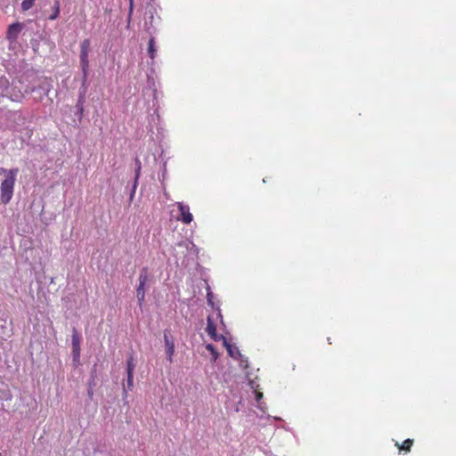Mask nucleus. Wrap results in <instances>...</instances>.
<instances>
[{
	"label": "nucleus",
	"mask_w": 456,
	"mask_h": 456,
	"mask_svg": "<svg viewBox=\"0 0 456 456\" xmlns=\"http://www.w3.org/2000/svg\"><path fill=\"white\" fill-rule=\"evenodd\" d=\"M18 173L19 169L17 167L9 169L7 176L1 183L0 201L4 205L8 204L12 198Z\"/></svg>",
	"instance_id": "obj_1"
},
{
	"label": "nucleus",
	"mask_w": 456,
	"mask_h": 456,
	"mask_svg": "<svg viewBox=\"0 0 456 456\" xmlns=\"http://www.w3.org/2000/svg\"><path fill=\"white\" fill-rule=\"evenodd\" d=\"M89 50H90V40L88 38L84 39L80 44V66L83 73V82L85 83L88 77L89 69Z\"/></svg>",
	"instance_id": "obj_2"
},
{
	"label": "nucleus",
	"mask_w": 456,
	"mask_h": 456,
	"mask_svg": "<svg viewBox=\"0 0 456 456\" xmlns=\"http://www.w3.org/2000/svg\"><path fill=\"white\" fill-rule=\"evenodd\" d=\"M176 206L180 212V216H177V220L185 224H191L193 220V216L190 212V207L183 202H177Z\"/></svg>",
	"instance_id": "obj_3"
},
{
	"label": "nucleus",
	"mask_w": 456,
	"mask_h": 456,
	"mask_svg": "<svg viewBox=\"0 0 456 456\" xmlns=\"http://www.w3.org/2000/svg\"><path fill=\"white\" fill-rule=\"evenodd\" d=\"M164 343L167 359L171 363L175 355V343L172 337L167 331L164 332Z\"/></svg>",
	"instance_id": "obj_4"
},
{
	"label": "nucleus",
	"mask_w": 456,
	"mask_h": 456,
	"mask_svg": "<svg viewBox=\"0 0 456 456\" xmlns=\"http://www.w3.org/2000/svg\"><path fill=\"white\" fill-rule=\"evenodd\" d=\"M72 356L74 362H78L80 358V336L76 330L72 334Z\"/></svg>",
	"instance_id": "obj_5"
},
{
	"label": "nucleus",
	"mask_w": 456,
	"mask_h": 456,
	"mask_svg": "<svg viewBox=\"0 0 456 456\" xmlns=\"http://www.w3.org/2000/svg\"><path fill=\"white\" fill-rule=\"evenodd\" d=\"M23 25L20 22L11 24L7 29L6 37L9 41L13 42L18 38L19 34L22 30Z\"/></svg>",
	"instance_id": "obj_6"
},
{
	"label": "nucleus",
	"mask_w": 456,
	"mask_h": 456,
	"mask_svg": "<svg viewBox=\"0 0 456 456\" xmlns=\"http://www.w3.org/2000/svg\"><path fill=\"white\" fill-rule=\"evenodd\" d=\"M206 331L207 333L208 334V336L214 339L215 341H217L220 338H223L224 340L225 341V338L223 337V336H218L217 333H216V324L214 323L212 318L210 316H208L207 318V328H206Z\"/></svg>",
	"instance_id": "obj_7"
},
{
	"label": "nucleus",
	"mask_w": 456,
	"mask_h": 456,
	"mask_svg": "<svg viewBox=\"0 0 456 456\" xmlns=\"http://www.w3.org/2000/svg\"><path fill=\"white\" fill-rule=\"evenodd\" d=\"M138 281H139V284H142V285L146 286L147 282L150 281V274H149L148 267H143L141 270Z\"/></svg>",
	"instance_id": "obj_8"
},
{
	"label": "nucleus",
	"mask_w": 456,
	"mask_h": 456,
	"mask_svg": "<svg viewBox=\"0 0 456 456\" xmlns=\"http://www.w3.org/2000/svg\"><path fill=\"white\" fill-rule=\"evenodd\" d=\"M136 297L138 299L139 305H142L145 297V285L138 284L136 288Z\"/></svg>",
	"instance_id": "obj_9"
},
{
	"label": "nucleus",
	"mask_w": 456,
	"mask_h": 456,
	"mask_svg": "<svg viewBox=\"0 0 456 456\" xmlns=\"http://www.w3.org/2000/svg\"><path fill=\"white\" fill-rule=\"evenodd\" d=\"M156 53H157V49H156V46H155V39L153 37H151L149 40V44H148V54H149V57L153 60L156 56Z\"/></svg>",
	"instance_id": "obj_10"
},
{
	"label": "nucleus",
	"mask_w": 456,
	"mask_h": 456,
	"mask_svg": "<svg viewBox=\"0 0 456 456\" xmlns=\"http://www.w3.org/2000/svg\"><path fill=\"white\" fill-rule=\"evenodd\" d=\"M251 388L254 390L256 401L260 403L261 399L263 398V393L258 390L259 385H255L254 381L250 382Z\"/></svg>",
	"instance_id": "obj_11"
},
{
	"label": "nucleus",
	"mask_w": 456,
	"mask_h": 456,
	"mask_svg": "<svg viewBox=\"0 0 456 456\" xmlns=\"http://www.w3.org/2000/svg\"><path fill=\"white\" fill-rule=\"evenodd\" d=\"M135 364L134 362V357L130 355L126 361V372L127 374L134 373Z\"/></svg>",
	"instance_id": "obj_12"
},
{
	"label": "nucleus",
	"mask_w": 456,
	"mask_h": 456,
	"mask_svg": "<svg viewBox=\"0 0 456 456\" xmlns=\"http://www.w3.org/2000/svg\"><path fill=\"white\" fill-rule=\"evenodd\" d=\"M36 0H23L22 3H21V8L23 11H28L29 10L34 3H35Z\"/></svg>",
	"instance_id": "obj_13"
},
{
	"label": "nucleus",
	"mask_w": 456,
	"mask_h": 456,
	"mask_svg": "<svg viewBox=\"0 0 456 456\" xmlns=\"http://www.w3.org/2000/svg\"><path fill=\"white\" fill-rule=\"evenodd\" d=\"M206 349L211 353V354L213 355L214 360L216 361L217 356H218V353L216 352L215 346L212 344H208L206 346Z\"/></svg>",
	"instance_id": "obj_14"
},
{
	"label": "nucleus",
	"mask_w": 456,
	"mask_h": 456,
	"mask_svg": "<svg viewBox=\"0 0 456 456\" xmlns=\"http://www.w3.org/2000/svg\"><path fill=\"white\" fill-rule=\"evenodd\" d=\"M59 13H60L59 2H56L55 5H54V11L53 12V14L49 17V19L51 20H55L59 16Z\"/></svg>",
	"instance_id": "obj_15"
},
{
	"label": "nucleus",
	"mask_w": 456,
	"mask_h": 456,
	"mask_svg": "<svg viewBox=\"0 0 456 456\" xmlns=\"http://www.w3.org/2000/svg\"><path fill=\"white\" fill-rule=\"evenodd\" d=\"M133 377H134V373L127 374V388L129 390H132L134 387Z\"/></svg>",
	"instance_id": "obj_16"
},
{
	"label": "nucleus",
	"mask_w": 456,
	"mask_h": 456,
	"mask_svg": "<svg viewBox=\"0 0 456 456\" xmlns=\"http://www.w3.org/2000/svg\"><path fill=\"white\" fill-rule=\"evenodd\" d=\"M150 14H151L150 15V19H151L150 22H147V21L145 22V26L147 27L148 29H150V28L152 26V20L154 18L152 12H150Z\"/></svg>",
	"instance_id": "obj_17"
},
{
	"label": "nucleus",
	"mask_w": 456,
	"mask_h": 456,
	"mask_svg": "<svg viewBox=\"0 0 456 456\" xmlns=\"http://www.w3.org/2000/svg\"><path fill=\"white\" fill-rule=\"evenodd\" d=\"M8 170L9 169H4L3 167H0V175L4 174L5 175V177L7 176V173H8Z\"/></svg>",
	"instance_id": "obj_18"
},
{
	"label": "nucleus",
	"mask_w": 456,
	"mask_h": 456,
	"mask_svg": "<svg viewBox=\"0 0 456 456\" xmlns=\"http://www.w3.org/2000/svg\"><path fill=\"white\" fill-rule=\"evenodd\" d=\"M208 304L213 305L212 294L210 292L208 293Z\"/></svg>",
	"instance_id": "obj_19"
},
{
	"label": "nucleus",
	"mask_w": 456,
	"mask_h": 456,
	"mask_svg": "<svg viewBox=\"0 0 456 456\" xmlns=\"http://www.w3.org/2000/svg\"><path fill=\"white\" fill-rule=\"evenodd\" d=\"M77 110H79L81 112L83 111V106H82V103H81V100L79 101V102L77 105Z\"/></svg>",
	"instance_id": "obj_20"
},
{
	"label": "nucleus",
	"mask_w": 456,
	"mask_h": 456,
	"mask_svg": "<svg viewBox=\"0 0 456 456\" xmlns=\"http://www.w3.org/2000/svg\"><path fill=\"white\" fill-rule=\"evenodd\" d=\"M132 11H133V4L131 3L130 4V12H129V20H130V16H131V13H132Z\"/></svg>",
	"instance_id": "obj_21"
},
{
	"label": "nucleus",
	"mask_w": 456,
	"mask_h": 456,
	"mask_svg": "<svg viewBox=\"0 0 456 456\" xmlns=\"http://www.w3.org/2000/svg\"><path fill=\"white\" fill-rule=\"evenodd\" d=\"M88 395H89L90 397H92V396H93V391H92V390H89V391H88Z\"/></svg>",
	"instance_id": "obj_22"
}]
</instances>
